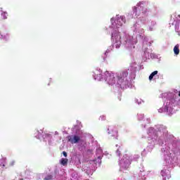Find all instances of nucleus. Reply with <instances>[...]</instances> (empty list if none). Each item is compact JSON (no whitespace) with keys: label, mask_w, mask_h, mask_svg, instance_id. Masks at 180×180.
<instances>
[{"label":"nucleus","mask_w":180,"mask_h":180,"mask_svg":"<svg viewBox=\"0 0 180 180\" xmlns=\"http://www.w3.org/2000/svg\"><path fill=\"white\" fill-rule=\"evenodd\" d=\"M129 73L127 71H122L117 74V84L118 85H126L127 84V76Z\"/></svg>","instance_id":"f257e3e1"},{"label":"nucleus","mask_w":180,"mask_h":180,"mask_svg":"<svg viewBox=\"0 0 180 180\" xmlns=\"http://www.w3.org/2000/svg\"><path fill=\"white\" fill-rule=\"evenodd\" d=\"M105 79L109 85H115L116 80L115 79V74L112 72L105 71L104 73Z\"/></svg>","instance_id":"f03ea898"},{"label":"nucleus","mask_w":180,"mask_h":180,"mask_svg":"<svg viewBox=\"0 0 180 180\" xmlns=\"http://www.w3.org/2000/svg\"><path fill=\"white\" fill-rule=\"evenodd\" d=\"M111 39L113 41H115L116 47L120 46V44H122V37L120 36V32H117V31L114 32L112 34Z\"/></svg>","instance_id":"7ed1b4c3"},{"label":"nucleus","mask_w":180,"mask_h":180,"mask_svg":"<svg viewBox=\"0 0 180 180\" xmlns=\"http://www.w3.org/2000/svg\"><path fill=\"white\" fill-rule=\"evenodd\" d=\"M68 140L72 144H75V143H78V141H79V140H81V138H79V136H68Z\"/></svg>","instance_id":"20e7f679"},{"label":"nucleus","mask_w":180,"mask_h":180,"mask_svg":"<svg viewBox=\"0 0 180 180\" xmlns=\"http://www.w3.org/2000/svg\"><path fill=\"white\" fill-rule=\"evenodd\" d=\"M115 23L117 25V27H119V26H122L123 23H126V18L123 15H121L115 20Z\"/></svg>","instance_id":"39448f33"},{"label":"nucleus","mask_w":180,"mask_h":180,"mask_svg":"<svg viewBox=\"0 0 180 180\" xmlns=\"http://www.w3.org/2000/svg\"><path fill=\"white\" fill-rule=\"evenodd\" d=\"M94 79H97V81H101L102 79V70H101V69L94 72Z\"/></svg>","instance_id":"423d86ee"},{"label":"nucleus","mask_w":180,"mask_h":180,"mask_svg":"<svg viewBox=\"0 0 180 180\" xmlns=\"http://www.w3.org/2000/svg\"><path fill=\"white\" fill-rule=\"evenodd\" d=\"M60 164H61V165H63V167H67V165L68 164V159H67V158H62L60 160Z\"/></svg>","instance_id":"0eeeda50"},{"label":"nucleus","mask_w":180,"mask_h":180,"mask_svg":"<svg viewBox=\"0 0 180 180\" xmlns=\"http://www.w3.org/2000/svg\"><path fill=\"white\" fill-rule=\"evenodd\" d=\"M157 74H158V71L155 70L154 72H153L149 76V81H152L153 78H154V77H155Z\"/></svg>","instance_id":"6e6552de"},{"label":"nucleus","mask_w":180,"mask_h":180,"mask_svg":"<svg viewBox=\"0 0 180 180\" xmlns=\"http://www.w3.org/2000/svg\"><path fill=\"white\" fill-rule=\"evenodd\" d=\"M174 53L176 54V56H178L179 54V46L178 45H176L174 48Z\"/></svg>","instance_id":"1a4fd4ad"},{"label":"nucleus","mask_w":180,"mask_h":180,"mask_svg":"<svg viewBox=\"0 0 180 180\" xmlns=\"http://www.w3.org/2000/svg\"><path fill=\"white\" fill-rule=\"evenodd\" d=\"M51 179H53L52 175H48L44 178V180H51Z\"/></svg>","instance_id":"9d476101"},{"label":"nucleus","mask_w":180,"mask_h":180,"mask_svg":"<svg viewBox=\"0 0 180 180\" xmlns=\"http://www.w3.org/2000/svg\"><path fill=\"white\" fill-rule=\"evenodd\" d=\"M117 155H119V157H120V155H122V153H120V150H117Z\"/></svg>","instance_id":"9b49d317"},{"label":"nucleus","mask_w":180,"mask_h":180,"mask_svg":"<svg viewBox=\"0 0 180 180\" xmlns=\"http://www.w3.org/2000/svg\"><path fill=\"white\" fill-rule=\"evenodd\" d=\"M137 12V7L134 8V13H136Z\"/></svg>","instance_id":"f8f14e48"},{"label":"nucleus","mask_w":180,"mask_h":180,"mask_svg":"<svg viewBox=\"0 0 180 180\" xmlns=\"http://www.w3.org/2000/svg\"><path fill=\"white\" fill-rule=\"evenodd\" d=\"M63 154L64 157H67V152L63 151Z\"/></svg>","instance_id":"ddd939ff"},{"label":"nucleus","mask_w":180,"mask_h":180,"mask_svg":"<svg viewBox=\"0 0 180 180\" xmlns=\"http://www.w3.org/2000/svg\"><path fill=\"white\" fill-rule=\"evenodd\" d=\"M179 96H180V91L179 92Z\"/></svg>","instance_id":"4468645a"},{"label":"nucleus","mask_w":180,"mask_h":180,"mask_svg":"<svg viewBox=\"0 0 180 180\" xmlns=\"http://www.w3.org/2000/svg\"><path fill=\"white\" fill-rule=\"evenodd\" d=\"M146 12H147V11H144V13H146Z\"/></svg>","instance_id":"2eb2a0df"},{"label":"nucleus","mask_w":180,"mask_h":180,"mask_svg":"<svg viewBox=\"0 0 180 180\" xmlns=\"http://www.w3.org/2000/svg\"><path fill=\"white\" fill-rule=\"evenodd\" d=\"M98 158H101V157H98Z\"/></svg>","instance_id":"dca6fc26"}]
</instances>
